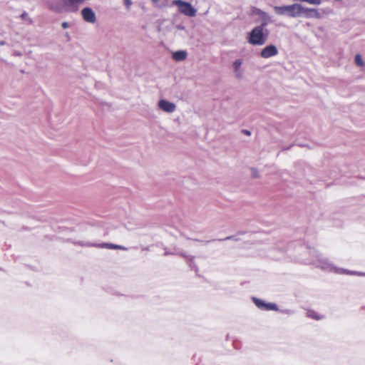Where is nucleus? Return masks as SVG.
<instances>
[{
	"label": "nucleus",
	"mask_w": 365,
	"mask_h": 365,
	"mask_svg": "<svg viewBox=\"0 0 365 365\" xmlns=\"http://www.w3.org/2000/svg\"><path fill=\"white\" fill-rule=\"evenodd\" d=\"M309 262L324 271L334 272L337 274L365 275V274L362 272L336 267L327 258L315 251L313 252V257Z\"/></svg>",
	"instance_id": "nucleus-1"
},
{
	"label": "nucleus",
	"mask_w": 365,
	"mask_h": 365,
	"mask_svg": "<svg viewBox=\"0 0 365 365\" xmlns=\"http://www.w3.org/2000/svg\"><path fill=\"white\" fill-rule=\"evenodd\" d=\"M267 22H262L260 25L254 27L248 34L247 41L253 46H262L267 39L269 32L265 29Z\"/></svg>",
	"instance_id": "nucleus-2"
},
{
	"label": "nucleus",
	"mask_w": 365,
	"mask_h": 365,
	"mask_svg": "<svg viewBox=\"0 0 365 365\" xmlns=\"http://www.w3.org/2000/svg\"><path fill=\"white\" fill-rule=\"evenodd\" d=\"M302 9L303 6L299 4H293L291 5L281 6H276L274 7V12L277 15H287L292 18L300 16L302 15Z\"/></svg>",
	"instance_id": "nucleus-3"
},
{
	"label": "nucleus",
	"mask_w": 365,
	"mask_h": 365,
	"mask_svg": "<svg viewBox=\"0 0 365 365\" xmlns=\"http://www.w3.org/2000/svg\"><path fill=\"white\" fill-rule=\"evenodd\" d=\"M173 4L178 7L180 13L187 16L192 17L196 15L197 10L188 2L182 0H175Z\"/></svg>",
	"instance_id": "nucleus-4"
},
{
	"label": "nucleus",
	"mask_w": 365,
	"mask_h": 365,
	"mask_svg": "<svg viewBox=\"0 0 365 365\" xmlns=\"http://www.w3.org/2000/svg\"><path fill=\"white\" fill-rule=\"evenodd\" d=\"M252 301L255 304L262 310H277V306L274 303H267L264 301L257 299L256 297H252Z\"/></svg>",
	"instance_id": "nucleus-5"
},
{
	"label": "nucleus",
	"mask_w": 365,
	"mask_h": 365,
	"mask_svg": "<svg viewBox=\"0 0 365 365\" xmlns=\"http://www.w3.org/2000/svg\"><path fill=\"white\" fill-rule=\"evenodd\" d=\"M81 15L83 20L90 24H94L96 21V16L95 12L89 7H86L82 9Z\"/></svg>",
	"instance_id": "nucleus-6"
},
{
	"label": "nucleus",
	"mask_w": 365,
	"mask_h": 365,
	"mask_svg": "<svg viewBox=\"0 0 365 365\" xmlns=\"http://www.w3.org/2000/svg\"><path fill=\"white\" fill-rule=\"evenodd\" d=\"M278 54V49L274 45H269L261 50L260 56L264 58H268Z\"/></svg>",
	"instance_id": "nucleus-7"
},
{
	"label": "nucleus",
	"mask_w": 365,
	"mask_h": 365,
	"mask_svg": "<svg viewBox=\"0 0 365 365\" xmlns=\"http://www.w3.org/2000/svg\"><path fill=\"white\" fill-rule=\"evenodd\" d=\"M158 107L164 112L169 113H173L176 110V106L175 103L164 99L158 101Z\"/></svg>",
	"instance_id": "nucleus-8"
},
{
	"label": "nucleus",
	"mask_w": 365,
	"mask_h": 365,
	"mask_svg": "<svg viewBox=\"0 0 365 365\" xmlns=\"http://www.w3.org/2000/svg\"><path fill=\"white\" fill-rule=\"evenodd\" d=\"M302 14H304L307 18H321V14L317 9L305 8L303 6Z\"/></svg>",
	"instance_id": "nucleus-9"
},
{
	"label": "nucleus",
	"mask_w": 365,
	"mask_h": 365,
	"mask_svg": "<svg viewBox=\"0 0 365 365\" xmlns=\"http://www.w3.org/2000/svg\"><path fill=\"white\" fill-rule=\"evenodd\" d=\"M242 64V61L241 59H237L232 63L235 76L238 79H240L243 75V71L241 68Z\"/></svg>",
	"instance_id": "nucleus-10"
},
{
	"label": "nucleus",
	"mask_w": 365,
	"mask_h": 365,
	"mask_svg": "<svg viewBox=\"0 0 365 365\" xmlns=\"http://www.w3.org/2000/svg\"><path fill=\"white\" fill-rule=\"evenodd\" d=\"M187 52L185 51H178L173 53V58L176 61H181L186 58Z\"/></svg>",
	"instance_id": "nucleus-11"
},
{
	"label": "nucleus",
	"mask_w": 365,
	"mask_h": 365,
	"mask_svg": "<svg viewBox=\"0 0 365 365\" xmlns=\"http://www.w3.org/2000/svg\"><path fill=\"white\" fill-rule=\"evenodd\" d=\"M99 247L102 248L112 249V250H126L127 248L120 245L112 244V243H103Z\"/></svg>",
	"instance_id": "nucleus-12"
},
{
	"label": "nucleus",
	"mask_w": 365,
	"mask_h": 365,
	"mask_svg": "<svg viewBox=\"0 0 365 365\" xmlns=\"http://www.w3.org/2000/svg\"><path fill=\"white\" fill-rule=\"evenodd\" d=\"M257 14L262 18V22H267V21L269 19V16L267 13L259 10Z\"/></svg>",
	"instance_id": "nucleus-13"
},
{
	"label": "nucleus",
	"mask_w": 365,
	"mask_h": 365,
	"mask_svg": "<svg viewBox=\"0 0 365 365\" xmlns=\"http://www.w3.org/2000/svg\"><path fill=\"white\" fill-rule=\"evenodd\" d=\"M355 63L356 65L359 66H364V63L361 58V56L359 54L356 55L355 56Z\"/></svg>",
	"instance_id": "nucleus-14"
},
{
	"label": "nucleus",
	"mask_w": 365,
	"mask_h": 365,
	"mask_svg": "<svg viewBox=\"0 0 365 365\" xmlns=\"http://www.w3.org/2000/svg\"><path fill=\"white\" fill-rule=\"evenodd\" d=\"M77 244L84 247H97L95 244L90 243L88 242H78Z\"/></svg>",
	"instance_id": "nucleus-15"
},
{
	"label": "nucleus",
	"mask_w": 365,
	"mask_h": 365,
	"mask_svg": "<svg viewBox=\"0 0 365 365\" xmlns=\"http://www.w3.org/2000/svg\"><path fill=\"white\" fill-rule=\"evenodd\" d=\"M308 316L312 319H321L319 317H318V315L314 313V312H308Z\"/></svg>",
	"instance_id": "nucleus-16"
},
{
	"label": "nucleus",
	"mask_w": 365,
	"mask_h": 365,
	"mask_svg": "<svg viewBox=\"0 0 365 365\" xmlns=\"http://www.w3.org/2000/svg\"><path fill=\"white\" fill-rule=\"evenodd\" d=\"M132 4H133V2H132L131 0H124V4H125V6H126V8L128 9H130V7L131 6Z\"/></svg>",
	"instance_id": "nucleus-17"
},
{
	"label": "nucleus",
	"mask_w": 365,
	"mask_h": 365,
	"mask_svg": "<svg viewBox=\"0 0 365 365\" xmlns=\"http://www.w3.org/2000/svg\"><path fill=\"white\" fill-rule=\"evenodd\" d=\"M176 28L178 30H185V26L183 25H182V24L177 25Z\"/></svg>",
	"instance_id": "nucleus-18"
},
{
	"label": "nucleus",
	"mask_w": 365,
	"mask_h": 365,
	"mask_svg": "<svg viewBox=\"0 0 365 365\" xmlns=\"http://www.w3.org/2000/svg\"><path fill=\"white\" fill-rule=\"evenodd\" d=\"M61 26L63 29H67L68 27V24L67 22L64 21L62 23Z\"/></svg>",
	"instance_id": "nucleus-19"
},
{
	"label": "nucleus",
	"mask_w": 365,
	"mask_h": 365,
	"mask_svg": "<svg viewBox=\"0 0 365 365\" xmlns=\"http://www.w3.org/2000/svg\"><path fill=\"white\" fill-rule=\"evenodd\" d=\"M26 16H27V13L24 12V13H23V14H21V18H22V19H25V18L26 17Z\"/></svg>",
	"instance_id": "nucleus-20"
},
{
	"label": "nucleus",
	"mask_w": 365,
	"mask_h": 365,
	"mask_svg": "<svg viewBox=\"0 0 365 365\" xmlns=\"http://www.w3.org/2000/svg\"><path fill=\"white\" fill-rule=\"evenodd\" d=\"M230 239H233V237H227L225 238V240H230Z\"/></svg>",
	"instance_id": "nucleus-21"
},
{
	"label": "nucleus",
	"mask_w": 365,
	"mask_h": 365,
	"mask_svg": "<svg viewBox=\"0 0 365 365\" xmlns=\"http://www.w3.org/2000/svg\"><path fill=\"white\" fill-rule=\"evenodd\" d=\"M252 175H254L255 177H257V175H256V173H252Z\"/></svg>",
	"instance_id": "nucleus-22"
},
{
	"label": "nucleus",
	"mask_w": 365,
	"mask_h": 365,
	"mask_svg": "<svg viewBox=\"0 0 365 365\" xmlns=\"http://www.w3.org/2000/svg\"><path fill=\"white\" fill-rule=\"evenodd\" d=\"M252 175H254L255 177H257V175H256V173H252Z\"/></svg>",
	"instance_id": "nucleus-23"
},
{
	"label": "nucleus",
	"mask_w": 365,
	"mask_h": 365,
	"mask_svg": "<svg viewBox=\"0 0 365 365\" xmlns=\"http://www.w3.org/2000/svg\"><path fill=\"white\" fill-rule=\"evenodd\" d=\"M246 134H250V132L249 131H246Z\"/></svg>",
	"instance_id": "nucleus-24"
},
{
	"label": "nucleus",
	"mask_w": 365,
	"mask_h": 365,
	"mask_svg": "<svg viewBox=\"0 0 365 365\" xmlns=\"http://www.w3.org/2000/svg\"><path fill=\"white\" fill-rule=\"evenodd\" d=\"M153 1H157V0H153Z\"/></svg>",
	"instance_id": "nucleus-25"
}]
</instances>
